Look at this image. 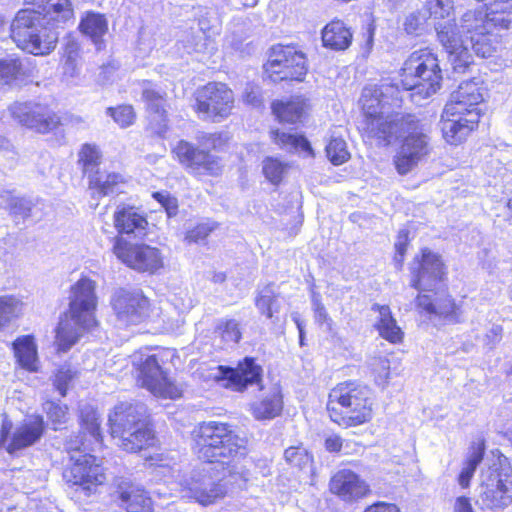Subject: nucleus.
I'll return each instance as SVG.
<instances>
[{
  "label": "nucleus",
  "instance_id": "1",
  "mask_svg": "<svg viewBox=\"0 0 512 512\" xmlns=\"http://www.w3.org/2000/svg\"><path fill=\"white\" fill-rule=\"evenodd\" d=\"M388 90L387 85L363 88L358 101L361 115L358 130L362 138L379 147H389L399 140L393 164L399 175H406L431 155L433 145L421 119L391 109L393 99Z\"/></svg>",
  "mask_w": 512,
  "mask_h": 512
},
{
  "label": "nucleus",
  "instance_id": "2",
  "mask_svg": "<svg viewBox=\"0 0 512 512\" xmlns=\"http://www.w3.org/2000/svg\"><path fill=\"white\" fill-rule=\"evenodd\" d=\"M29 6L19 10L10 26V38L26 54L43 57L58 44L57 26L74 18L70 0H25Z\"/></svg>",
  "mask_w": 512,
  "mask_h": 512
},
{
  "label": "nucleus",
  "instance_id": "3",
  "mask_svg": "<svg viewBox=\"0 0 512 512\" xmlns=\"http://www.w3.org/2000/svg\"><path fill=\"white\" fill-rule=\"evenodd\" d=\"M192 452L203 465L220 467L229 476L239 474L236 462L245 458L247 440L234 425L224 421H202L191 432Z\"/></svg>",
  "mask_w": 512,
  "mask_h": 512
},
{
  "label": "nucleus",
  "instance_id": "4",
  "mask_svg": "<svg viewBox=\"0 0 512 512\" xmlns=\"http://www.w3.org/2000/svg\"><path fill=\"white\" fill-rule=\"evenodd\" d=\"M108 432L126 453L154 450L144 457L150 465L158 466L166 459L149 415L136 404L120 402L115 405L108 417Z\"/></svg>",
  "mask_w": 512,
  "mask_h": 512
},
{
  "label": "nucleus",
  "instance_id": "5",
  "mask_svg": "<svg viewBox=\"0 0 512 512\" xmlns=\"http://www.w3.org/2000/svg\"><path fill=\"white\" fill-rule=\"evenodd\" d=\"M95 289V282L86 276L80 277L70 287L68 309L60 315L54 329L57 354L67 353L85 334L98 327Z\"/></svg>",
  "mask_w": 512,
  "mask_h": 512
},
{
  "label": "nucleus",
  "instance_id": "6",
  "mask_svg": "<svg viewBox=\"0 0 512 512\" xmlns=\"http://www.w3.org/2000/svg\"><path fill=\"white\" fill-rule=\"evenodd\" d=\"M487 89L477 78L462 81L446 103L441 114V135L450 146L464 144L478 130L483 116L479 105Z\"/></svg>",
  "mask_w": 512,
  "mask_h": 512
},
{
  "label": "nucleus",
  "instance_id": "7",
  "mask_svg": "<svg viewBox=\"0 0 512 512\" xmlns=\"http://www.w3.org/2000/svg\"><path fill=\"white\" fill-rule=\"evenodd\" d=\"M231 136L224 131L201 132L197 144L181 139L171 148L172 158L192 177L218 178L224 172L219 153L227 150Z\"/></svg>",
  "mask_w": 512,
  "mask_h": 512
},
{
  "label": "nucleus",
  "instance_id": "8",
  "mask_svg": "<svg viewBox=\"0 0 512 512\" xmlns=\"http://www.w3.org/2000/svg\"><path fill=\"white\" fill-rule=\"evenodd\" d=\"M325 411L329 420L342 429L370 423L375 399L368 385L356 379L336 383L328 392Z\"/></svg>",
  "mask_w": 512,
  "mask_h": 512
},
{
  "label": "nucleus",
  "instance_id": "9",
  "mask_svg": "<svg viewBox=\"0 0 512 512\" xmlns=\"http://www.w3.org/2000/svg\"><path fill=\"white\" fill-rule=\"evenodd\" d=\"M175 356L174 349L160 346L136 352L132 362V373L136 385L160 399L181 398L183 396L181 385L169 377L166 369Z\"/></svg>",
  "mask_w": 512,
  "mask_h": 512
},
{
  "label": "nucleus",
  "instance_id": "10",
  "mask_svg": "<svg viewBox=\"0 0 512 512\" xmlns=\"http://www.w3.org/2000/svg\"><path fill=\"white\" fill-rule=\"evenodd\" d=\"M441 60L434 48L420 47L410 52L397 70L396 86L423 97L435 94L442 85Z\"/></svg>",
  "mask_w": 512,
  "mask_h": 512
},
{
  "label": "nucleus",
  "instance_id": "11",
  "mask_svg": "<svg viewBox=\"0 0 512 512\" xmlns=\"http://www.w3.org/2000/svg\"><path fill=\"white\" fill-rule=\"evenodd\" d=\"M190 106L199 119L221 122L234 115L237 95L228 83L212 80L193 90Z\"/></svg>",
  "mask_w": 512,
  "mask_h": 512
},
{
  "label": "nucleus",
  "instance_id": "12",
  "mask_svg": "<svg viewBox=\"0 0 512 512\" xmlns=\"http://www.w3.org/2000/svg\"><path fill=\"white\" fill-rule=\"evenodd\" d=\"M308 70L306 54L293 44L273 45L263 65L264 75L274 83L302 82Z\"/></svg>",
  "mask_w": 512,
  "mask_h": 512
},
{
  "label": "nucleus",
  "instance_id": "13",
  "mask_svg": "<svg viewBox=\"0 0 512 512\" xmlns=\"http://www.w3.org/2000/svg\"><path fill=\"white\" fill-rule=\"evenodd\" d=\"M62 478L68 486L76 487L87 497L98 493L108 482L107 468L102 458L91 453L70 456Z\"/></svg>",
  "mask_w": 512,
  "mask_h": 512
},
{
  "label": "nucleus",
  "instance_id": "14",
  "mask_svg": "<svg viewBox=\"0 0 512 512\" xmlns=\"http://www.w3.org/2000/svg\"><path fill=\"white\" fill-rule=\"evenodd\" d=\"M12 118L18 124L33 130L38 134H50L59 131L64 125L79 124L83 119L78 116L66 113L61 115L54 111L49 105L35 103H14L9 108Z\"/></svg>",
  "mask_w": 512,
  "mask_h": 512
},
{
  "label": "nucleus",
  "instance_id": "15",
  "mask_svg": "<svg viewBox=\"0 0 512 512\" xmlns=\"http://www.w3.org/2000/svg\"><path fill=\"white\" fill-rule=\"evenodd\" d=\"M112 252L121 263L138 273L155 275L165 268L161 249L144 242L132 243L124 237H115Z\"/></svg>",
  "mask_w": 512,
  "mask_h": 512
},
{
  "label": "nucleus",
  "instance_id": "16",
  "mask_svg": "<svg viewBox=\"0 0 512 512\" xmlns=\"http://www.w3.org/2000/svg\"><path fill=\"white\" fill-rule=\"evenodd\" d=\"M462 33L471 49L481 58L492 56L500 42L499 25L486 15L467 12L463 16Z\"/></svg>",
  "mask_w": 512,
  "mask_h": 512
},
{
  "label": "nucleus",
  "instance_id": "17",
  "mask_svg": "<svg viewBox=\"0 0 512 512\" xmlns=\"http://www.w3.org/2000/svg\"><path fill=\"white\" fill-rule=\"evenodd\" d=\"M481 486L480 498L487 509L498 511L511 505L512 466L505 456L498 457V466L490 470Z\"/></svg>",
  "mask_w": 512,
  "mask_h": 512
},
{
  "label": "nucleus",
  "instance_id": "18",
  "mask_svg": "<svg viewBox=\"0 0 512 512\" xmlns=\"http://www.w3.org/2000/svg\"><path fill=\"white\" fill-rule=\"evenodd\" d=\"M414 306L420 315L434 316L445 324H459L463 320L462 305L447 287L418 293Z\"/></svg>",
  "mask_w": 512,
  "mask_h": 512
},
{
  "label": "nucleus",
  "instance_id": "19",
  "mask_svg": "<svg viewBox=\"0 0 512 512\" xmlns=\"http://www.w3.org/2000/svg\"><path fill=\"white\" fill-rule=\"evenodd\" d=\"M110 304L117 319L125 325L144 323L154 312L152 302L139 290L119 288L112 294Z\"/></svg>",
  "mask_w": 512,
  "mask_h": 512
},
{
  "label": "nucleus",
  "instance_id": "20",
  "mask_svg": "<svg viewBox=\"0 0 512 512\" xmlns=\"http://www.w3.org/2000/svg\"><path fill=\"white\" fill-rule=\"evenodd\" d=\"M410 270V286L420 292H432L424 286L433 282H443L447 278V267L438 253L429 248L420 249L413 259Z\"/></svg>",
  "mask_w": 512,
  "mask_h": 512
},
{
  "label": "nucleus",
  "instance_id": "21",
  "mask_svg": "<svg viewBox=\"0 0 512 512\" xmlns=\"http://www.w3.org/2000/svg\"><path fill=\"white\" fill-rule=\"evenodd\" d=\"M215 380L225 381V387L243 393L250 386H261L263 383V367L252 356L239 360L235 367L219 365Z\"/></svg>",
  "mask_w": 512,
  "mask_h": 512
},
{
  "label": "nucleus",
  "instance_id": "22",
  "mask_svg": "<svg viewBox=\"0 0 512 512\" xmlns=\"http://www.w3.org/2000/svg\"><path fill=\"white\" fill-rule=\"evenodd\" d=\"M328 491L345 504H356L372 495L370 483L349 468L339 469L332 474Z\"/></svg>",
  "mask_w": 512,
  "mask_h": 512
},
{
  "label": "nucleus",
  "instance_id": "23",
  "mask_svg": "<svg viewBox=\"0 0 512 512\" xmlns=\"http://www.w3.org/2000/svg\"><path fill=\"white\" fill-rule=\"evenodd\" d=\"M440 44L448 54L453 70L464 73L473 64V56L465 44L456 22L448 21L437 30Z\"/></svg>",
  "mask_w": 512,
  "mask_h": 512
},
{
  "label": "nucleus",
  "instance_id": "24",
  "mask_svg": "<svg viewBox=\"0 0 512 512\" xmlns=\"http://www.w3.org/2000/svg\"><path fill=\"white\" fill-rule=\"evenodd\" d=\"M270 108L272 115L278 123L301 127L304 126L310 117L312 103L304 94H295L273 100Z\"/></svg>",
  "mask_w": 512,
  "mask_h": 512
},
{
  "label": "nucleus",
  "instance_id": "25",
  "mask_svg": "<svg viewBox=\"0 0 512 512\" xmlns=\"http://www.w3.org/2000/svg\"><path fill=\"white\" fill-rule=\"evenodd\" d=\"M112 501L124 512H155L156 503L151 493L142 485L122 481L115 487Z\"/></svg>",
  "mask_w": 512,
  "mask_h": 512
},
{
  "label": "nucleus",
  "instance_id": "26",
  "mask_svg": "<svg viewBox=\"0 0 512 512\" xmlns=\"http://www.w3.org/2000/svg\"><path fill=\"white\" fill-rule=\"evenodd\" d=\"M46 429L47 424L40 414H34L23 420L12 434L10 433L5 445L6 452L9 455H15L36 445L44 437Z\"/></svg>",
  "mask_w": 512,
  "mask_h": 512
},
{
  "label": "nucleus",
  "instance_id": "27",
  "mask_svg": "<svg viewBox=\"0 0 512 512\" xmlns=\"http://www.w3.org/2000/svg\"><path fill=\"white\" fill-rule=\"evenodd\" d=\"M80 429L77 433L71 435L65 442L67 453L78 452L89 448L87 436L92 437L93 441L103 444V432L99 416L94 412L82 413L79 418Z\"/></svg>",
  "mask_w": 512,
  "mask_h": 512
},
{
  "label": "nucleus",
  "instance_id": "28",
  "mask_svg": "<svg viewBox=\"0 0 512 512\" xmlns=\"http://www.w3.org/2000/svg\"><path fill=\"white\" fill-rule=\"evenodd\" d=\"M186 489L188 497L201 506L214 505L227 495V487L222 479L211 481L206 475L192 478Z\"/></svg>",
  "mask_w": 512,
  "mask_h": 512
},
{
  "label": "nucleus",
  "instance_id": "29",
  "mask_svg": "<svg viewBox=\"0 0 512 512\" xmlns=\"http://www.w3.org/2000/svg\"><path fill=\"white\" fill-rule=\"evenodd\" d=\"M353 30L346 22L333 18L321 29V43L324 48L334 52L348 50L353 43Z\"/></svg>",
  "mask_w": 512,
  "mask_h": 512
},
{
  "label": "nucleus",
  "instance_id": "30",
  "mask_svg": "<svg viewBox=\"0 0 512 512\" xmlns=\"http://www.w3.org/2000/svg\"><path fill=\"white\" fill-rule=\"evenodd\" d=\"M114 227L118 233L116 237L146 232L149 226L145 214L138 211L133 205H121L113 214Z\"/></svg>",
  "mask_w": 512,
  "mask_h": 512
},
{
  "label": "nucleus",
  "instance_id": "31",
  "mask_svg": "<svg viewBox=\"0 0 512 512\" xmlns=\"http://www.w3.org/2000/svg\"><path fill=\"white\" fill-rule=\"evenodd\" d=\"M11 349L18 367L29 373L40 370L38 346L33 334L16 337L11 343Z\"/></svg>",
  "mask_w": 512,
  "mask_h": 512
},
{
  "label": "nucleus",
  "instance_id": "32",
  "mask_svg": "<svg viewBox=\"0 0 512 512\" xmlns=\"http://www.w3.org/2000/svg\"><path fill=\"white\" fill-rule=\"evenodd\" d=\"M108 30V20L99 12L86 11L78 24V31L94 44L97 51L105 49V36Z\"/></svg>",
  "mask_w": 512,
  "mask_h": 512
},
{
  "label": "nucleus",
  "instance_id": "33",
  "mask_svg": "<svg viewBox=\"0 0 512 512\" xmlns=\"http://www.w3.org/2000/svg\"><path fill=\"white\" fill-rule=\"evenodd\" d=\"M269 138L278 149L290 153L299 152L306 157H314L315 152L307 137L303 133L286 131L281 128L269 130Z\"/></svg>",
  "mask_w": 512,
  "mask_h": 512
},
{
  "label": "nucleus",
  "instance_id": "34",
  "mask_svg": "<svg viewBox=\"0 0 512 512\" xmlns=\"http://www.w3.org/2000/svg\"><path fill=\"white\" fill-rule=\"evenodd\" d=\"M371 309L378 313V318L374 328L379 336L393 345L402 344L404 341V331L398 325L397 320L388 305L373 304Z\"/></svg>",
  "mask_w": 512,
  "mask_h": 512
},
{
  "label": "nucleus",
  "instance_id": "35",
  "mask_svg": "<svg viewBox=\"0 0 512 512\" xmlns=\"http://www.w3.org/2000/svg\"><path fill=\"white\" fill-rule=\"evenodd\" d=\"M88 188L98 197H105L118 191L120 185L126 182L118 172L95 170L87 177Z\"/></svg>",
  "mask_w": 512,
  "mask_h": 512
},
{
  "label": "nucleus",
  "instance_id": "36",
  "mask_svg": "<svg viewBox=\"0 0 512 512\" xmlns=\"http://www.w3.org/2000/svg\"><path fill=\"white\" fill-rule=\"evenodd\" d=\"M283 408V394L280 390H276L253 403L251 413L256 420L265 421L280 416Z\"/></svg>",
  "mask_w": 512,
  "mask_h": 512
},
{
  "label": "nucleus",
  "instance_id": "37",
  "mask_svg": "<svg viewBox=\"0 0 512 512\" xmlns=\"http://www.w3.org/2000/svg\"><path fill=\"white\" fill-rule=\"evenodd\" d=\"M279 293L274 289V283L270 282L256 291L254 305L261 317L267 320L277 318L281 305L279 303Z\"/></svg>",
  "mask_w": 512,
  "mask_h": 512
},
{
  "label": "nucleus",
  "instance_id": "38",
  "mask_svg": "<svg viewBox=\"0 0 512 512\" xmlns=\"http://www.w3.org/2000/svg\"><path fill=\"white\" fill-rule=\"evenodd\" d=\"M27 77L23 61L20 57L0 59V87L12 88Z\"/></svg>",
  "mask_w": 512,
  "mask_h": 512
},
{
  "label": "nucleus",
  "instance_id": "39",
  "mask_svg": "<svg viewBox=\"0 0 512 512\" xmlns=\"http://www.w3.org/2000/svg\"><path fill=\"white\" fill-rule=\"evenodd\" d=\"M471 453L464 462V466L458 474L457 481L462 489H468L474 477L478 465L483 461L485 455V440L481 439L470 447Z\"/></svg>",
  "mask_w": 512,
  "mask_h": 512
},
{
  "label": "nucleus",
  "instance_id": "40",
  "mask_svg": "<svg viewBox=\"0 0 512 512\" xmlns=\"http://www.w3.org/2000/svg\"><path fill=\"white\" fill-rule=\"evenodd\" d=\"M43 411L53 431H61L67 428L70 421V409L67 404L48 399L43 403Z\"/></svg>",
  "mask_w": 512,
  "mask_h": 512
},
{
  "label": "nucleus",
  "instance_id": "41",
  "mask_svg": "<svg viewBox=\"0 0 512 512\" xmlns=\"http://www.w3.org/2000/svg\"><path fill=\"white\" fill-rule=\"evenodd\" d=\"M103 161V154L100 147L95 143H83L78 150L77 164L84 177L99 170Z\"/></svg>",
  "mask_w": 512,
  "mask_h": 512
},
{
  "label": "nucleus",
  "instance_id": "42",
  "mask_svg": "<svg viewBox=\"0 0 512 512\" xmlns=\"http://www.w3.org/2000/svg\"><path fill=\"white\" fill-rule=\"evenodd\" d=\"M290 169V164L276 156H266L262 161V174L273 186L281 185Z\"/></svg>",
  "mask_w": 512,
  "mask_h": 512
},
{
  "label": "nucleus",
  "instance_id": "43",
  "mask_svg": "<svg viewBox=\"0 0 512 512\" xmlns=\"http://www.w3.org/2000/svg\"><path fill=\"white\" fill-rule=\"evenodd\" d=\"M286 463L298 471H306L313 467L314 457L311 452L303 447L302 444L290 446L284 451Z\"/></svg>",
  "mask_w": 512,
  "mask_h": 512
},
{
  "label": "nucleus",
  "instance_id": "44",
  "mask_svg": "<svg viewBox=\"0 0 512 512\" xmlns=\"http://www.w3.org/2000/svg\"><path fill=\"white\" fill-rule=\"evenodd\" d=\"M23 302L13 295L0 296V330L22 314Z\"/></svg>",
  "mask_w": 512,
  "mask_h": 512
},
{
  "label": "nucleus",
  "instance_id": "45",
  "mask_svg": "<svg viewBox=\"0 0 512 512\" xmlns=\"http://www.w3.org/2000/svg\"><path fill=\"white\" fill-rule=\"evenodd\" d=\"M147 112L146 129L157 137H164L169 130V114L166 107L155 108V110Z\"/></svg>",
  "mask_w": 512,
  "mask_h": 512
},
{
  "label": "nucleus",
  "instance_id": "46",
  "mask_svg": "<svg viewBox=\"0 0 512 512\" xmlns=\"http://www.w3.org/2000/svg\"><path fill=\"white\" fill-rule=\"evenodd\" d=\"M106 113L120 128H128L132 126L137 119V114L131 104L110 106L106 109Z\"/></svg>",
  "mask_w": 512,
  "mask_h": 512
},
{
  "label": "nucleus",
  "instance_id": "47",
  "mask_svg": "<svg viewBox=\"0 0 512 512\" xmlns=\"http://www.w3.org/2000/svg\"><path fill=\"white\" fill-rule=\"evenodd\" d=\"M218 227L219 224L214 221L197 223L186 230L183 241L188 245L204 242Z\"/></svg>",
  "mask_w": 512,
  "mask_h": 512
},
{
  "label": "nucleus",
  "instance_id": "48",
  "mask_svg": "<svg viewBox=\"0 0 512 512\" xmlns=\"http://www.w3.org/2000/svg\"><path fill=\"white\" fill-rule=\"evenodd\" d=\"M326 156L335 165H342L350 159V152L342 138L333 137L325 147Z\"/></svg>",
  "mask_w": 512,
  "mask_h": 512
},
{
  "label": "nucleus",
  "instance_id": "49",
  "mask_svg": "<svg viewBox=\"0 0 512 512\" xmlns=\"http://www.w3.org/2000/svg\"><path fill=\"white\" fill-rule=\"evenodd\" d=\"M411 243L410 231L408 229H400L396 235L394 243L393 262L397 269L401 270L404 266L406 254Z\"/></svg>",
  "mask_w": 512,
  "mask_h": 512
},
{
  "label": "nucleus",
  "instance_id": "50",
  "mask_svg": "<svg viewBox=\"0 0 512 512\" xmlns=\"http://www.w3.org/2000/svg\"><path fill=\"white\" fill-rule=\"evenodd\" d=\"M216 333L224 342L239 343L242 339V332L239 323L235 319L221 320L216 328Z\"/></svg>",
  "mask_w": 512,
  "mask_h": 512
},
{
  "label": "nucleus",
  "instance_id": "51",
  "mask_svg": "<svg viewBox=\"0 0 512 512\" xmlns=\"http://www.w3.org/2000/svg\"><path fill=\"white\" fill-rule=\"evenodd\" d=\"M32 203L18 196H9L6 202V210L14 218L25 219L30 216Z\"/></svg>",
  "mask_w": 512,
  "mask_h": 512
},
{
  "label": "nucleus",
  "instance_id": "52",
  "mask_svg": "<svg viewBox=\"0 0 512 512\" xmlns=\"http://www.w3.org/2000/svg\"><path fill=\"white\" fill-rule=\"evenodd\" d=\"M426 17L421 11H415L407 15L403 22V29L409 36L417 37L423 34Z\"/></svg>",
  "mask_w": 512,
  "mask_h": 512
},
{
  "label": "nucleus",
  "instance_id": "53",
  "mask_svg": "<svg viewBox=\"0 0 512 512\" xmlns=\"http://www.w3.org/2000/svg\"><path fill=\"white\" fill-rule=\"evenodd\" d=\"M142 99L146 104V110L166 107V93L149 86L142 90Z\"/></svg>",
  "mask_w": 512,
  "mask_h": 512
},
{
  "label": "nucleus",
  "instance_id": "54",
  "mask_svg": "<svg viewBox=\"0 0 512 512\" xmlns=\"http://www.w3.org/2000/svg\"><path fill=\"white\" fill-rule=\"evenodd\" d=\"M151 196L164 208L169 217L175 216L178 213L179 205L175 196L163 191H155Z\"/></svg>",
  "mask_w": 512,
  "mask_h": 512
},
{
  "label": "nucleus",
  "instance_id": "55",
  "mask_svg": "<svg viewBox=\"0 0 512 512\" xmlns=\"http://www.w3.org/2000/svg\"><path fill=\"white\" fill-rule=\"evenodd\" d=\"M73 372L64 367H60L55 372L54 386L62 397H65L68 390V385L73 379Z\"/></svg>",
  "mask_w": 512,
  "mask_h": 512
},
{
  "label": "nucleus",
  "instance_id": "56",
  "mask_svg": "<svg viewBox=\"0 0 512 512\" xmlns=\"http://www.w3.org/2000/svg\"><path fill=\"white\" fill-rule=\"evenodd\" d=\"M429 11L435 18H444L452 9V0H427Z\"/></svg>",
  "mask_w": 512,
  "mask_h": 512
},
{
  "label": "nucleus",
  "instance_id": "57",
  "mask_svg": "<svg viewBox=\"0 0 512 512\" xmlns=\"http://www.w3.org/2000/svg\"><path fill=\"white\" fill-rule=\"evenodd\" d=\"M242 101L251 107H260L263 104L261 93L256 87H247L242 93Z\"/></svg>",
  "mask_w": 512,
  "mask_h": 512
},
{
  "label": "nucleus",
  "instance_id": "58",
  "mask_svg": "<svg viewBox=\"0 0 512 512\" xmlns=\"http://www.w3.org/2000/svg\"><path fill=\"white\" fill-rule=\"evenodd\" d=\"M363 512H402V510L396 503L375 501L367 505Z\"/></svg>",
  "mask_w": 512,
  "mask_h": 512
},
{
  "label": "nucleus",
  "instance_id": "59",
  "mask_svg": "<svg viewBox=\"0 0 512 512\" xmlns=\"http://www.w3.org/2000/svg\"><path fill=\"white\" fill-rule=\"evenodd\" d=\"M81 53V45L77 40H69L66 42L63 48V56L66 58V61L69 63H73L77 60Z\"/></svg>",
  "mask_w": 512,
  "mask_h": 512
},
{
  "label": "nucleus",
  "instance_id": "60",
  "mask_svg": "<svg viewBox=\"0 0 512 512\" xmlns=\"http://www.w3.org/2000/svg\"><path fill=\"white\" fill-rule=\"evenodd\" d=\"M453 512H475L471 498L465 495L456 497Z\"/></svg>",
  "mask_w": 512,
  "mask_h": 512
},
{
  "label": "nucleus",
  "instance_id": "61",
  "mask_svg": "<svg viewBox=\"0 0 512 512\" xmlns=\"http://www.w3.org/2000/svg\"><path fill=\"white\" fill-rule=\"evenodd\" d=\"M324 447L330 453H339L343 447V439L340 435H331L325 439Z\"/></svg>",
  "mask_w": 512,
  "mask_h": 512
},
{
  "label": "nucleus",
  "instance_id": "62",
  "mask_svg": "<svg viewBox=\"0 0 512 512\" xmlns=\"http://www.w3.org/2000/svg\"><path fill=\"white\" fill-rule=\"evenodd\" d=\"M12 430V422L4 420L0 426V446L6 445L10 432Z\"/></svg>",
  "mask_w": 512,
  "mask_h": 512
},
{
  "label": "nucleus",
  "instance_id": "63",
  "mask_svg": "<svg viewBox=\"0 0 512 512\" xmlns=\"http://www.w3.org/2000/svg\"><path fill=\"white\" fill-rule=\"evenodd\" d=\"M373 43H374V27L369 25L367 27V31L365 33V44L363 47V51L365 53H370L373 48Z\"/></svg>",
  "mask_w": 512,
  "mask_h": 512
},
{
  "label": "nucleus",
  "instance_id": "64",
  "mask_svg": "<svg viewBox=\"0 0 512 512\" xmlns=\"http://www.w3.org/2000/svg\"><path fill=\"white\" fill-rule=\"evenodd\" d=\"M381 368L383 370H386V373L384 376H382L380 373L377 374L376 380H381L382 382H386L390 378V367H389V361L387 359H384L380 362Z\"/></svg>",
  "mask_w": 512,
  "mask_h": 512
}]
</instances>
